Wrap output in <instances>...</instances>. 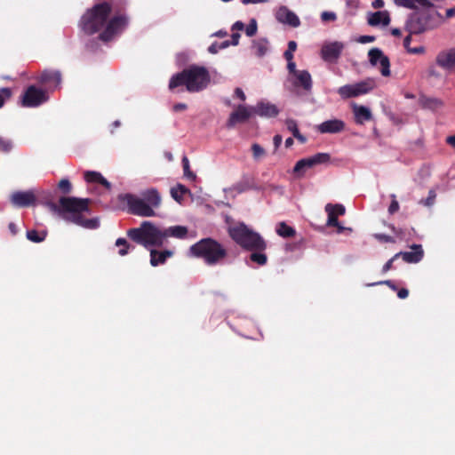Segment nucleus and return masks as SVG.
Returning a JSON list of instances; mask_svg holds the SVG:
<instances>
[{"label":"nucleus","instance_id":"5701e85b","mask_svg":"<svg viewBox=\"0 0 455 455\" xmlns=\"http://www.w3.org/2000/svg\"><path fill=\"white\" fill-rule=\"evenodd\" d=\"M188 233V228L185 226L177 225L168 227L164 228V241L166 242L169 237L184 239L187 237Z\"/></svg>","mask_w":455,"mask_h":455},{"label":"nucleus","instance_id":"2f4dec72","mask_svg":"<svg viewBox=\"0 0 455 455\" xmlns=\"http://www.w3.org/2000/svg\"><path fill=\"white\" fill-rule=\"evenodd\" d=\"M188 191V190L184 186L179 184L171 189V195L175 201L181 203L183 196Z\"/></svg>","mask_w":455,"mask_h":455},{"label":"nucleus","instance_id":"412c9836","mask_svg":"<svg viewBox=\"0 0 455 455\" xmlns=\"http://www.w3.org/2000/svg\"><path fill=\"white\" fill-rule=\"evenodd\" d=\"M411 251L399 252L395 255V258L400 256L403 257V260L409 263H417L423 258V250L420 245H413Z\"/></svg>","mask_w":455,"mask_h":455},{"label":"nucleus","instance_id":"f03ea898","mask_svg":"<svg viewBox=\"0 0 455 455\" xmlns=\"http://www.w3.org/2000/svg\"><path fill=\"white\" fill-rule=\"evenodd\" d=\"M50 211L63 220L81 226L84 228L94 229L100 226L97 218L85 220L84 213L88 212V200L76 197H61L60 205L49 204Z\"/></svg>","mask_w":455,"mask_h":455},{"label":"nucleus","instance_id":"6e6552de","mask_svg":"<svg viewBox=\"0 0 455 455\" xmlns=\"http://www.w3.org/2000/svg\"><path fill=\"white\" fill-rule=\"evenodd\" d=\"M376 87L375 80L367 78L355 84H345L338 89L342 99L355 98L369 93Z\"/></svg>","mask_w":455,"mask_h":455},{"label":"nucleus","instance_id":"7c9ffc66","mask_svg":"<svg viewBox=\"0 0 455 455\" xmlns=\"http://www.w3.org/2000/svg\"><path fill=\"white\" fill-rule=\"evenodd\" d=\"M276 233L283 237H291L295 235V230L284 222H281L276 227Z\"/></svg>","mask_w":455,"mask_h":455},{"label":"nucleus","instance_id":"680f3d73","mask_svg":"<svg viewBox=\"0 0 455 455\" xmlns=\"http://www.w3.org/2000/svg\"><path fill=\"white\" fill-rule=\"evenodd\" d=\"M396 258H395V256L390 259L383 267V272H387L388 271L391 267H392V263L393 261Z\"/></svg>","mask_w":455,"mask_h":455},{"label":"nucleus","instance_id":"a19ab883","mask_svg":"<svg viewBox=\"0 0 455 455\" xmlns=\"http://www.w3.org/2000/svg\"><path fill=\"white\" fill-rule=\"evenodd\" d=\"M12 91L9 88H2L0 90V108L4 106L5 101L11 97Z\"/></svg>","mask_w":455,"mask_h":455},{"label":"nucleus","instance_id":"37998d69","mask_svg":"<svg viewBox=\"0 0 455 455\" xmlns=\"http://www.w3.org/2000/svg\"><path fill=\"white\" fill-rule=\"evenodd\" d=\"M436 197V194L435 191L430 190L428 193V196L425 200H421L420 203L425 206H431L434 204Z\"/></svg>","mask_w":455,"mask_h":455},{"label":"nucleus","instance_id":"bb28decb","mask_svg":"<svg viewBox=\"0 0 455 455\" xmlns=\"http://www.w3.org/2000/svg\"><path fill=\"white\" fill-rule=\"evenodd\" d=\"M397 6L405 7L409 9H415L418 7H427L429 5L427 0H394Z\"/></svg>","mask_w":455,"mask_h":455},{"label":"nucleus","instance_id":"864d4df0","mask_svg":"<svg viewBox=\"0 0 455 455\" xmlns=\"http://www.w3.org/2000/svg\"><path fill=\"white\" fill-rule=\"evenodd\" d=\"M235 95L239 100H241L242 101H244V100H245V99H246L244 92H243V90H242V89H240V88H236V89L235 90Z\"/></svg>","mask_w":455,"mask_h":455},{"label":"nucleus","instance_id":"a211bd4d","mask_svg":"<svg viewBox=\"0 0 455 455\" xmlns=\"http://www.w3.org/2000/svg\"><path fill=\"white\" fill-rule=\"evenodd\" d=\"M390 15L387 11H379L376 12H370L367 15L368 24L372 27H387L390 23Z\"/></svg>","mask_w":455,"mask_h":455},{"label":"nucleus","instance_id":"2eb2a0df","mask_svg":"<svg viewBox=\"0 0 455 455\" xmlns=\"http://www.w3.org/2000/svg\"><path fill=\"white\" fill-rule=\"evenodd\" d=\"M275 18L279 22L294 28L299 27L300 24L299 17L285 6H281L277 9Z\"/></svg>","mask_w":455,"mask_h":455},{"label":"nucleus","instance_id":"49530a36","mask_svg":"<svg viewBox=\"0 0 455 455\" xmlns=\"http://www.w3.org/2000/svg\"><path fill=\"white\" fill-rule=\"evenodd\" d=\"M391 197H392V202H391V204L389 205L388 212H389L390 214H393V213H395V212H396L398 211L399 204L396 201L395 195H392Z\"/></svg>","mask_w":455,"mask_h":455},{"label":"nucleus","instance_id":"aec40b11","mask_svg":"<svg viewBox=\"0 0 455 455\" xmlns=\"http://www.w3.org/2000/svg\"><path fill=\"white\" fill-rule=\"evenodd\" d=\"M254 113L263 117H274L279 110L277 107L269 102H259L254 107Z\"/></svg>","mask_w":455,"mask_h":455},{"label":"nucleus","instance_id":"5fc2aeb1","mask_svg":"<svg viewBox=\"0 0 455 455\" xmlns=\"http://www.w3.org/2000/svg\"><path fill=\"white\" fill-rule=\"evenodd\" d=\"M240 36H241L240 33L233 32V34H232V40H231L232 45L235 46V45H237L239 44Z\"/></svg>","mask_w":455,"mask_h":455},{"label":"nucleus","instance_id":"69168bd1","mask_svg":"<svg viewBox=\"0 0 455 455\" xmlns=\"http://www.w3.org/2000/svg\"><path fill=\"white\" fill-rule=\"evenodd\" d=\"M234 189L237 192V193H243V191L246 190V188L245 186H243V184H236L235 186H234Z\"/></svg>","mask_w":455,"mask_h":455},{"label":"nucleus","instance_id":"dca6fc26","mask_svg":"<svg viewBox=\"0 0 455 455\" xmlns=\"http://www.w3.org/2000/svg\"><path fill=\"white\" fill-rule=\"evenodd\" d=\"M253 114H255L254 108L241 105L233 113H231L228 123V126H234L237 123L244 122Z\"/></svg>","mask_w":455,"mask_h":455},{"label":"nucleus","instance_id":"4c0bfd02","mask_svg":"<svg viewBox=\"0 0 455 455\" xmlns=\"http://www.w3.org/2000/svg\"><path fill=\"white\" fill-rule=\"evenodd\" d=\"M182 165H183V171H184L185 177H187L188 179H190V180H195L196 175L189 169V161H188V157L184 156L182 158Z\"/></svg>","mask_w":455,"mask_h":455},{"label":"nucleus","instance_id":"20e7f679","mask_svg":"<svg viewBox=\"0 0 455 455\" xmlns=\"http://www.w3.org/2000/svg\"><path fill=\"white\" fill-rule=\"evenodd\" d=\"M143 197H138L133 195H124L120 196L121 201L128 206V211L135 215L141 217L156 216L155 209L161 204L159 193L154 189H148L143 193Z\"/></svg>","mask_w":455,"mask_h":455},{"label":"nucleus","instance_id":"6ab92c4d","mask_svg":"<svg viewBox=\"0 0 455 455\" xmlns=\"http://www.w3.org/2000/svg\"><path fill=\"white\" fill-rule=\"evenodd\" d=\"M325 212L328 214L326 225L331 227L332 225H338V217L344 215L346 209L342 204H328L325 205Z\"/></svg>","mask_w":455,"mask_h":455},{"label":"nucleus","instance_id":"9b49d317","mask_svg":"<svg viewBox=\"0 0 455 455\" xmlns=\"http://www.w3.org/2000/svg\"><path fill=\"white\" fill-rule=\"evenodd\" d=\"M343 49L344 44L341 42H326L322 46L321 57L325 61L335 62L339 59Z\"/></svg>","mask_w":455,"mask_h":455},{"label":"nucleus","instance_id":"bf43d9fd","mask_svg":"<svg viewBox=\"0 0 455 455\" xmlns=\"http://www.w3.org/2000/svg\"><path fill=\"white\" fill-rule=\"evenodd\" d=\"M273 140L275 148H278L282 143L283 138L281 135L277 134L274 137Z\"/></svg>","mask_w":455,"mask_h":455},{"label":"nucleus","instance_id":"b1692460","mask_svg":"<svg viewBox=\"0 0 455 455\" xmlns=\"http://www.w3.org/2000/svg\"><path fill=\"white\" fill-rule=\"evenodd\" d=\"M352 108L357 124H363L364 122L371 119L372 115L369 108L356 104H354Z\"/></svg>","mask_w":455,"mask_h":455},{"label":"nucleus","instance_id":"f704fd0d","mask_svg":"<svg viewBox=\"0 0 455 455\" xmlns=\"http://www.w3.org/2000/svg\"><path fill=\"white\" fill-rule=\"evenodd\" d=\"M27 237L28 240H30L32 242L39 243V242H42L44 240L45 233L44 232L38 233L36 230H30V231H28Z\"/></svg>","mask_w":455,"mask_h":455},{"label":"nucleus","instance_id":"6e6d98bb","mask_svg":"<svg viewBox=\"0 0 455 455\" xmlns=\"http://www.w3.org/2000/svg\"><path fill=\"white\" fill-rule=\"evenodd\" d=\"M219 44L217 43H214L212 44L209 48H208V52L212 54H216L220 50H221V48H219Z\"/></svg>","mask_w":455,"mask_h":455},{"label":"nucleus","instance_id":"c85d7f7f","mask_svg":"<svg viewBox=\"0 0 455 455\" xmlns=\"http://www.w3.org/2000/svg\"><path fill=\"white\" fill-rule=\"evenodd\" d=\"M252 47L255 51V53L258 56L261 57L267 52L268 48H269V44L266 38H259L258 40L253 41Z\"/></svg>","mask_w":455,"mask_h":455},{"label":"nucleus","instance_id":"0eeeda50","mask_svg":"<svg viewBox=\"0 0 455 455\" xmlns=\"http://www.w3.org/2000/svg\"><path fill=\"white\" fill-rule=\"evenodd\" d=\"M228 233L230 236L242 247L249 250H263L266 243L261 236L250 229L243 223H237L229 227Z\"/></svg>","mask_w":455,"mask_h":455},{"label":"nucleus","instance_id":"58836bf2","mask_svg":"<svg viewBox=\"0 0 455 455\" xmlns=\"http://www.w3.org/2000/svg\"><path fill=\"white\" fill-rule=\"evenodd\" d=\"M258 26L255 19H251L249 25L245 28V34L248 36H253L257 33Z\"/></svg>","mask_w":455,"mask_h":455},{"label":"nucleus","instance_id":"9d476101","mask_svg":"<svg viewBox=\"0 0 455 455\" xmlns=\"http://www.w3.org/2000/svg\"><path fill=\"white\" fill-rule=\"evenodd\" d=\"M48 95L45 91L29 86L21 97V105L26 108H36L47 101Z\"/></svg>","mask_w":455,"mask_h":455},{"label":"nucleus","instance_id":"774afa93","mask_svg":"<svg viewBox=\"0 0 455 455\" xmlns=\"http://www.w3.org/2000/svg\"><path fill=\"white\" fill-rule=\"evenodd\" d=\"M446 16L448 18L455 16V6L453 8H450L446 11Z\"/></svg>","mask_w":455,"mask_h":455},{"label":"nucleus","instance_id":"338daca9","mask_svg":"<svg viewBox=\"0 0 455 455\" xmlns=\"http://www.w3.org/2000/svg\"><path fill=\"white\" fill-rule=\"evenodd\" d=\"M447 143L455 148V135L450 136L446 139Z\"/></svg>","mask_w":455,"mask_h":455},{"label":"nucleus","instance_id":"8fccbe9b","mask_svg":"<svg viewBox=\"0 0 455 455\" xmlns=\"http://www.w3.org/2000/svg\"><path fill=\"white\" fill-rule=\"evenodd\" d=\"M233 32H238L244 29V24L242 21H236L231 28Z\"/></svg>","mask_w":455,"mask_h":455},{"label":"nucleus","instance_id":"f257e3e1","mask_svg":"<svg viewBox=\"0 0 455 455\" xmlns=\"http://www.w3.org/2000/svg\"><path fill=\"white\" fill-rule=\"evenodd\" d=\"M110 5L100 4L87 11L81 19V28L88 35L100 34L103 41H109L120 34L128 25V19L123 15H110Z\"/></svg>","mask_w":455,"mask_h":455},{"label":"nucleus","instance_id":"13d9d810","mask_svg":"<svg viewBox=\"0 0 455 455\" xmlns=\"http://www.w3.org/2000/svg\"><path fill=\"white\" fill-rule=\"evenodd\" d=\"M427 75L428 76L430 77H439V74L438 72L436 71L435 68L434 67H430L427 70Z\"/></svg>","mask_w":455,"mask_h":455},{"label":"nucleus","instance_id":"4468645a","mask_svg":"<svg viewBox=\"0 0 455 455\" xmlns=\"http://www.w3.org/2000/svg\"><path fill=\"white\" fill-rule=\"evenodd\" d=\"M288 82L295 87H301L309 91L312 87L311 75L307 70H300L292 76H288Z\"/></svg>","mask_w":455,"mask_h":455},{"label":"nucleus","instance_id":"f3484780","mask_svg":"<svg viewBox=\"0 0 455 455\" xmlns=\"http://www.w3.org/2000/svg\"><path fill=\"white\" fill-rule=\"evenodd\" d=\"M345 129V123L340 119H331L323 122L317 126L321 133H338Z\"/></svg>","mask_w":455,"mask_h":455},{"label":"nucleus","instance_id":"4d7b16f0","mask_svg":"<svg viewBox=\"0 0 455 455\" xmlns=\"http://www.w3.org/2000/svg\"><path fill=\"white\" fill-rule=\"evenodd\" d=\"M187 109V105L185 103H177L173 106V110L176 112L184 111Z\"/></svg>","mask_w":455,"mask_h":455},{"label":"nucleus","instance_id":"e433bc0d","mask_svg":"<svg viewBox=\"0 0 455 455\" xmlns=\"http://www.w3.org/2000/svg\"><path fill=\"white\" fill-rule=\"evenodd\" d=\"M13 148V143L7 139L0 137V152L8 153Z\"/></svg>","mask_w":455,"mask_h":455},{"label":"nucleus","instance_id":"4be33fe9","mask_svg":"<svg viewBox=\"0 0 455 455\" xmlns=\"http://www.w3.org/2000/svg\"><path fill=\"white\" fill-rule=\"evenodd\" d=\"M436 63L445 69H451L455 67V49L443 52L438 54Z\"/></svg>","mask_w":455,"mask_h":455},{"label":"nucleus","instance_id":"e2e57ef3","mask_svg":"<svg viewBox=\"0 0 455 455\" xmlns=\"http://www.w3.org/2000/svg\"><path fill=\"white\" fill-rule=\"evenodd\" d=\"M409 294V291L407 289H401L398 291L397 292V296L400 298V299H405L407 298Z\"/></svg>","mask_w":455,"mask_h":455},{"label":"nucleus","instance_id":"423d86ee","mask_svg":"<svg viewBox=\"0 0 455 455\" xmlns=\"http://www.w3.org/2000/svg\"><path fill=\"white\" fill-rule=\"evenodd\" d=\"M189 255L202 258L207 264L212 265L221 260L225 257L226 251L219 243L207 238L192 245L189 249Z\"/></svg>","mask_w":455,"mask_h":455},{"label":"nucleus","instance_id":"052dcab7","mask_svg":"<svg viewBox=\"0 0 455 455\" xmlns=\"http://www.w3.org/2000/svg\"><path fill=\"white\" fill-rule=\"evenodd\" d=\"M371 5L375 9L382 8L384 6V1L383 0H374L371 3Z\"/></svg>","mask_w":455,"mask_h":455},{"label":"nucleus","instance_id":"ea45409f","mask_svg":"<svg viewBox=\"0 0 455 455\" xmlns=\"http://www.w3.org/2000/svg\"><path fill=\"white\" fill-rule=\"evenodd\" d=\"M297 49V44L294 41H290L288 44V49L284 52V57L287 60H291L293 59V52Z\"/></svg>","mask_w":455,"mask_h":455},{"label":"nucleus","instance_id":"473e14b6","mask_svg":"<svg viewBox=\"0 0 455 455\" xmlns=\"http://www.w3.org/2000/svg\"><path fill=\"white\" fill-rule=\"evenodd\" d=\"M411 40V36H406L404 38V41H403V46L407 50V52L409 53H411V54H422V53L425 52V48L422 45H419V46H417V47H411L410 46Z\"/></svg>","mask_w":455,"mask_h":455},{"label":"nucleus","instance_id":"1a4fd4ad","mask_svg":"<svg viewBox=\"0 0 455 455\" xmlns=\"http://www.w3.org/2000/svg\"><path fill=\"white\" fill-rule=\"evenodd\" d=\"M330 161V155L327 153H317L312 156L299 160L292 172L297 178H302L306 172L318 164H326Z\"/></svg>","mask_w":455,"mask_h":455},{"label":"nucleus","instance_id":"cd10ccee","mask_svg":"<svg viewBox=\"0 0 455 455\" xmlns=\"http://www.w3.org/2000/svg\"><path fill=\"white\" fill-rule=\"evenodd\" d=\"M41 81L57 87L60 83V74L58 71H44L41 76Z\"/></svg>","mask_w":455,"mask_h":455},{"label":"nucleus","instance_id":"72a5a7b5","mask_svg":"<svg viewBox=\"0 0 455 455\" xmlns=\"http://www.w3.org/2000/svg\"><path fill=\"white\" fill-rule=\"evenodd\" d=\"M251 152H252V156H253L254 160H256V161H260L267 155L266 150L260 145L256 144V143L252 144Z\"/></svg>","mask_w":455,"mask_h":455},{"label":"nucleus","instance_id":"ddd939ff","mask_svg":"<svg viewBox=\"0 0 455 455\" xmlns=\"http://www.w3.org/2000/svg\"><path fill=\"white\" fill-rule=\"evenodd\" d=\"M11 202L17 207H27L33 205L36 200L35 193L28 191H17L11 195Z\"/></svg>","mask_w":455,"mask_h":455},{"label":"nucleus","instance_id":"c03bdc74","mask_svg":"<svg viewBox=\"0 0 455 455\" xmlns=\"http://www.w3.org/2000/svg\"><path fill=\"white\" fill-rule=\"evenodd\" d=\"M59 188L65 193H68L71 190V183L68 180L63 179L59 182Z\"/></svg>","mask_w":455,"mask_h":455},{"label":"nucleus","instance_id":"393cba45","mask_svg":"<svg viewBox=\"0 0 455 455\" xmlns=\"http://www.w3.org/2000/svg\"><path fill=\"white\" fill-rule=\"evenodd\" d=\"M173 252L172 251H150V264L153 267H156L158 265L164 264L168 258L172 256Z\"/></svg>","mask_w":455,"mask_h":455},{"label":"nucleus","instance_id":"0e129e2a","mask_svg":"<svg viewBox=\"0 0 455 455\" xmlns=\"http://www.w3.org/2000/svg\"><path fill=\"white\" fill-rule=\"evenodd\" d=\"M243 4H261L266 3L267 0H241Z\"/></svg>","mask_w":455,"mask_h":455},{"label":"nucleus","instance_id":"a878e982","mask_svg":"<svg viewBox=\"0 0 455 455\" xmlns=\"http://www.w3.org/2000/svg\"><path fill=\"white\" fill-rule=\"evenodd\" d=\"M84 180L88 183L100 184L108 189L110 188L109 182L100 172H85Z\"/></svg>","mask_w":455,"mask_h":455},{"label":"nucleus","instance_id":"79ce46f5","mask_svg":"<svg viewBox=\"0 0 455 455\" xmlns=\"http://www.w3.org/2000/svg\"><path fill=\"white\" fill-rule=\"evenodd\" d=\"M251 259L259 265H264L267 262V257L263 253H252Z\"/></svg>","mask_w":455,"mask_h":455},{"label":"nucleus","instance_id":"3c124183","mask_svg":"<svg viewBox=\"0 0 455 455\" xmlns=\"http://www.w3.org/2000/svg\"><path fill=\"white\" fill-rule=\"evenodd\" d=\"M331 227H336L337 228V232L339 234L343 233V232H347V233H351L352 232V228H351L343 227L342 225H340V223L339 221H338V225H332Z\"/></svg>","mask_w":455,"mask_h":455},{"label":"nucleus","instance_id":"09e8293b","mask_svg":"<svg viewBox=\"0 0 455 455\" xmlns=\"http://www.w3.org/2000/svg\"><path fill=\"white\" fill-rule=\"evenodd\" d=\"M287 61H288L287 68H288V71H289V76H292L296 72L299 71V70H298L296 68V64L292 61V60H287Z\"/></svg>","mask_w":455,"mask_h":455},{"label":"nucleus","instance_id":"de8ad7c7","mask_svg":"<svg viewBox=\"0 0 455 455\" xmlns=\"http://www.w3.org/2000/svg\"><path fill=\"white\" fill-rule=\"evenodd\" d=\"M374 40L375 37L373 36H361L356 41L360 44H368L373 42Z\"/></svg>","mask_w":455,"mask_h":455},{"label":"nucleus","instance_id":"a18cd8bd","mask_svg":"<svg viewBox=\"0 0 455 455\" xmlns=\"http://www.w3.org/2000/svg\"><path fill=\"white\" fill-rule=\"evenodd\" d=\"M321 19L323 21H333L337 19V16L333 12H323L321 14Z\"/></svg>","mask_w":455,"mask_h":455},{"label":"nucleus","instance_id":"39448f33","mask_svg":"<svg viewBox=\"0 0 455 455\" xmlns=\"http://www.w3.org/2000/svg\"><path fill=\"white\" fill-rule=\"evenodd\" d=\"M131 239L148 246H162L164 241V228H161L151 221H143L139 228H132L128 231Z\"/></svg>","mask_w":455,"mask_h":455},{"label":"nucleus","instance_id":"c756f323","mask_svg":"<svg viewBox=\"0 0 455 455\" xmlns=\"http://www.w3.org/2000/svg\"><path fill=\"white\" fill-rule=\"evenodd\" d=\"M285 125L288 131H290L298 140H299L301 143L306 142V138L299 133L298 124L295 120L286 119Z\"/></svg>","mask_w":455,"mask_h":455},{"label":"nucleus","instance_id":"c9c22d12","mask_svg":"<svg viewBox=\"0 0 455 455\" xmlns=\"http://www.w3.org/2000/svg\"><path fill=\"white\" fill-rule=\"evenodd\" d=\"M116 245L120 248L118 253L121 256H124L130 248V245L124 238H118L116 241Z\"/></svg>","mask_w":455,"mask_h":455},{"label":"nucleus","instance_id":"f8f14e48","mask_svg":"<svg viewBox=\"0 0 455 455\" xmlns=\"http://www.w3.org/2000/svg\"><path fill=\"white\" fill-rule=\"evenodd\" d=\"M368 55L371 65L379 66L382 76H388L390 75L389 60L384 55L382 51L378 48H373L370 50Z\"/></svg>","mask_w":455,"mask_h":455},{"label":"nucleus","instance_id":"7ed1b4c3","mask_svg":"<svg viewBox=\"0 0 455 455\" xmlns=\"http://www.w3.org/2000/svg\"><path fill=\"white\" fill-rule=\"evenodd\" d=\"M209 84L210 75L207 69L204 67L192 66L174 75L170 80L169 88L185 85L187 91L198 92L205 89Z\"/></svg>","mask_w":455,"mask_h":455},{"label":"nucleus","instance_id":"603ef678","mask_svg":"<svg viewBox=\"0 0 455 455\" xmlns=\"http://www.w3.org/2000/svg\"><path fill=\"white\" fill-rule=\"evenodd\" d=\"M375 237L381 242H394L391 236L383 234H377L375 235Z\"/></svg>","mask_w":455,"mask_h":455}]
</instances>
